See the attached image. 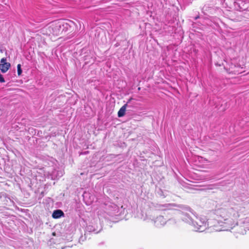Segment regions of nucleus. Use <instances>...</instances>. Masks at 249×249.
<instances>
[{
    "label": "nucleus",
    "mask_w": 249,
    "mask_h": 249,
    "mask_svg": "<svg viewBox=\"0 0 249 249\" xmlns=\"http://www.w3.org/2000/svg\"><path fill=\"white\" fill-rule=\"evenodd\" d=\"M89 153V151H85V152H81L80 155H87Z\"/></svg>",
    "instance_id": "obj_16"
},
{
    "label": "nucleus",
    "mask_w": 249,
    "mask_h": 249,
    "mask_svg": "<svg viewBox=\"0 0 249 249\" xmlns=\"http://www.w3.org/2000/svg\"><path fill=\"white\" fill-rule=\"evenodd\" d=\"M233 68L232 67V66H231V68H230L229 69H228L227 68H226L225 67H224V69L229 72V73H231V72H233V71L231 70Z\"/></svg>",
    "instance_id": "obj_13"
},
{
    "label": "nucleus",
    "mask_w": 249,
    "mask_h": 249,
    "mask_svg": "<svg viewBox=\"0 0 249 249\" xmlns=\"http://www.w3.org/2000/svg\"><path fill=\"white\" fill-rule=\"evenodd\" d=\"M62 20H56L53 21L49 27V32L53 35L58 36L63 35Z\"/></svg>",
    "instance_id": "obj_1"
},
{
    "label": "nucleus",
    "mask_w": 249,
    "mask_h": 249,
    "mask_svg": "<svg viewBox=\"0 0 249 249\" xmlns=\"http://www.w3.org/2000/svg\"><path fill=\"white\" fill-rule=\"evenodd\" d=\"M86 231L89 232H95L96 233H98L99 232V231H97V230L95 227V225L93 224L87 225L86 227Z\"/></svg>",
    "instance_id": "obj_9"
},
{
    "label": "nucleus",
    "mask_w": 249,
    "mask_h": 249,
    "mask_svg": "<svg viewBox=\"0 0 249 249\" xmlns=\"http://www.w3.org/2000/svg\"><path fill=\"white\" fill-rule=\"evenodd\" d=\"M193 224L197 231H202L205 229V224L199 219H197V221L193 222Z\"/></svg>",
    "instance_id": "obj_6"
},
{
    "label": "nucleus",
    "mask_w": 249,
    "mask_h": 249,
    "mask_svg": "<svg viewBox=\"0 0 249 249\" xmlns=\"http://www.w3.org/2000/svg\"><path fill=\"white\" fill-rule=\"evenodd\" d=\"M85 239V238H84L82 236H81L80 239H79L80 241L82 240V241H84Z\"/></svg>",
    "instance_id": "obj_18"
},
{
    "label": "nucleus",
    "mask_w": 249,
    "mask_h": 249,
    "mask_svg": "<svg viewBox=\"0 0 249 249\" xmlns=\"http://www.w3.org/2000/svg\"><path fill=\"white\" fill-rule=\"evenodd\" d=\"M218 186V184H211V185H209V187L208 188L209 189H213L214 187H216V186Z\"/></svg>",
    "instance_id": "obj_12"
},
{
    "label": "nucleus",
    "mask_w": 249,
    "mask_h": 249,
    "mask_svg": "<svg viewBox=\"0 0 249 249\" xmlns=\"http://www.w3.org/2000/svg\"><path fill=\"white\" fill-rule=\"evenodd\" d=\"M162 219H163V217L162 216H159L158 217H157L158 221H161Z\"/></svg>",
    "instance_id": "obj_17"
},
{
    "label": "nucleus",
    "mask_w": 249,
    "mask_h": 249,
    "mask_svg": "<svg viewBox=\"0 0 249 249\" xmlns=\"http://www.w3.org/2000/svg\"><path fill=\"white\" fill-rule=\"evenodd\" d=\"M5 82L4 78L2 74H0V83H4Z\"/></svg>",
    "instance_id": "obj_14"
},
{
    "label": "nucleus",
    "mask_w": 249,
    "mask_h": 249,
    "mask_svg": "<svg viewBox=\"0 0 249 249\" xmlns=\"http://www.w3.org/2000/svg\"><path fill=\"white\" fill-rule=\"evenodd\" d=\"M199 17L198 16H197V17H195V20H196L197 18H199Z\"/></svg>",
    "instance_id": "obj_23"
},
{
    "label": "nucleus",
    "mask_w": 249,
    "mask_h": 249,
    "mask_svg": "<svg viewBox=\"0 0 249 249\" xmlns=\"http://www.w3.org/2000/svg\"><path fill=\"white\" fill-rule=\"evenodd\" d=\"M171 205H172V204H169H169H165L163 205L157 204L155 206V207L159 208V209H161L162 208H164V209H163V210H166V209L167 208H168V206H171Z\"/></svg>",
    "instance_id": "obj_10"
},
{
    "label": "nucleus",
    "mask_w": 249,
    "mask_h": 249,
    "mask_svg": "<svg viewBox=\"0 0 249 249\" xmlns=\"http://www.w3.org/2000/svg\"><path fill=\"white\" fill-rule=\"evenodd\" d=\"M64 216V213L60 209L54 210L52 214V217L54 219H58Z\"/></svg>",
    "instance_id": "obj_8"
},
{
    "label": "nucleus",
    "mask_w": 249,
    "mask_h": 249,
    "mask_svg": "<svg viewBox=\"0 0 249 249\" xmlns=\"http://www.w3.org/2000/svg\"><path fill=\"white\" fill-rule=\"evenodd\" d=\"M63 34H70V36H73L75 32V26L73 22L68 20L67 22L62 20Z\"/></svg>",
    "instance_id": "obj_2"
},
{
    "label": "nucleus",
    "mask_w": 249,
    "mask_h": 249,
    "mask_svg": "<svg viewBox=\"0 0 249 249\" xmlns=\"http://www.w3.org/2000/svg\"><path fill=\"white\" fill-rule=\"evenodd\" d=\"M17 69H18V76H20L22 72V70L21 69V65L20 64H18V66H17Z\"/></svg>",
    "instance_id": "obj_11"
},
{
    "label": "nucleus",
    "mask_w": 249,
    "mask_h": 249,
    "mask_svg": "<svg viewBox=\"0 0 249 249\" xmlns=\"http://www.w3.org/2000/svg\"><path fill=\"white\" fill-rule=\"evenodd\" d=\"M7 194L4 193H0V199L1 198L2 196L6 197Z\"/></svg>",
    "instance_id": "obj_15"
},
{
    "label": "nucleus",
    "mask_w": 249,
    "mask_h": 249,
    "mask_svg": "<svg viewBox=\"0 0 249 249\" xmlns=\"http://www.w3.org/2000/svg\"><path fill=\"white\" fill-rule=\"evenodd\" d=\"M132 100H133L132 98L129 99L126 103L124 104L123 107H122L120 109L118 112V117H122L124 115L126 108L127 107H131V106L129 104L130 103V102Z\"/></svg>",
    "instance_id": "obj_5"
},
{
    "label": "nucleus",
    "mask_w": 249,
    "mask_h": 249,
    "mask_svg": "<svg viewBox=\"0 0 249 249\" xmlns=\"http://www.w3.org/2000/svg\"><path fill=\"white\" fill-rule=\"evenodd\" d=\"M63 173L62 171H59L56 169H54L52 171L50 175L51 178L53 180L58 179L60 177L63 176Z\"/></svg>",
    "instance_id": "obj_7"
},
{
    "label": "nucleus",
    "mask_w": 249,
    "mask_h": 249,
    "mask_svg": "<svg viewBox=\"0 0 249 249\" xmlns=\"http://www.w3.org/2000/svg\"><path fill=\"white\" fill-rule=\"evenodd\" d=\"M116 213V212H114V213H112L111 214H115Z\"/></svg>",
    "instance_id": "obj_26"
},
{
    "label": "nucleus",
    "mask_w": 249,
    "mask_h": 249,
    "mask_svg": "<svg viewBox=\"0 0 249 249\" xmlns=\"http://www.w3.org/2000/svg\"><path fill=\"white\" fill-rule=\"evenodd\" d=\"M160 191H161V194H160V196H163V192L162 191V190L160 189Z\"/></svg>",
    "instance_id": "obj_22"
},
{
    "label": "nucleus",
    "mask_w": 249,
    "mask_h": 249,
    "mask_svg": "<svg viewBox=\"0 0 249 249\" xmlns=\"http://www.w3.org/2000/svg\"><path fill=\"white\" fill-rule=\"evenodd\" d=\"M234 9L239 11H249V3L242 0H238L233 2Z\"/></svg>",
    "instance_id": "obj_3"
},
{
    "label": "nucleus",
    "mask_w": 249,
    "mask_h": 249,
    "mask_svg": "<svg viewBox=\"0 0 249 249\" xmlns=\"http://www.w3.org/2000/svg\"><path fill=\"white\" fill-rule=\"evenodd\" d=\"M186 209H187V210H188V209H190V208H189V207H187V208H186Z\"/></svg>",
    "instance_id": "obj_25"
},
{
    "label": "nucleus",
    "mask_w": 249,
    "mask_h": 249,
    "mask_svg": "<svg viewBox=\"0 0 249 249\" xmlns=\"http://www.w3.org/2000/svg\"><path fill=\"white\" fill-rule=\"evenodd\" d=\"M87 195V194H85L83 195V197H84V198H85V195Z\"/></svg>",
    "instance_id": "obj_24"
},
{
    "label": "nucleus",
    "mask_w": 249,
    "mask_h": 249,
    "mask_svg": "<svg viewBox=\"0 0 249 249\" xmlns=\"http://www.w3.org/2000/svg\"><path fill=\"white\" fill-rule=\"evenodd\" d=\"M84 59L85 60H88L87 56H84Z\"/></svg>",
    "instance_id": "obj_21"
},
{
    "label": "nucleus",
    "mask_w": 249,
    "mask_h": 249,
    "mask_svg": "<svg viewBox=\"0 0 249 249\" xmlns=\"http://www.w3.org/2000/svg\"><path fill=\"white\" fill-rule=\"evenodd\" d=\"M6 58L4 57L1 59L0 63V70L2 73L6 72L11 67V64L6 62Z\"/></svg>",
    "instance_id": "obj_4"
},
{
    "label": "nucleus",
    "mask_w": 249,
    "mask_h": 249,
    "mask_svg": "<svg viewBox=\"0 0 249 249\" xmlns=\"http://www.w3.org/2000/svg\"><path fill=\"white\" fill-rule=\"evenodd\" d=\"M215 65L217 66H220L221 64H219L218 63H215Z\"/></svg>",
    "instance_id": "obj_20"
},
{
    "label": "nucleus",
    "mask_w": 249,
    "mask_h": 249,
    "mask_svg": "<svg viewBox=\"0 0 249 249\" xmlns=\"http://www.w3.org/2000/svg\"><path fill=\"white\" fill-rule=\"evenodd\" d=\"M114 208L115 209V211H117V212L118 207L116 205H114Z\"/></svg>",
    "instance_id": "obj_19"
}]
</instances>
